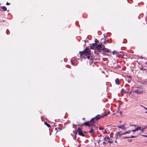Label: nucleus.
<instances>
[{
    "instance_id": "nucleus-1",
    "label": "nucleus",
    "mask_w": 147,
    "mask_h": 147,
    "mask_svg": "<svg viewBox=\"0 0 147 147\" xmlns=\"http://www.w3.org/2000/svg\"><path fill=\"white\" fill-rule=\"evenodd\" d=\"M79 53L81 57H82L83 56L86 55L91 54L90 50L89 49H87V47L84 50L82 51H80Z\"/></svg>"
},
{
    "instance_id": "nucleus-2",
    "label": "nucleus",
    "mask_w": 147,
    "mask_h": 147,
    "mask_svg": "<svg viewBox=\"0 0 147 147\" xmlns=\"http://www.w3.org/2000/svg\"><path fill=\"white\" fill-rule=\"evenodd\" d=\"M107 115V114H105L103 115H97L95 117L92 118L90 120V121H92L93 122L94 121H95V123L96 122V121H97L99 119H100L101 117H104L105 116H106Z\"/></svg>"
},
{
    "instance_id": "nucleus-3",
    "label": "nucleus",
    "mask_w": 147,
    "mask_h": 147,
    "mask_svg": "<svg viewBox=\"0 0 147 147\" xmlns=\"http://www.w3.org/2000/svg\"><path fill=\"white\" fill-rule=\"evenodd\" d=\"M95 123V121H94L93 122L92 121H86L84 123L82 124V125H85L86 126H88L89 127H90L92 126L93 125H94V123Z\"/></svg>"
},
{
    "instance_id": "nucleus-4",
    "label": "nucleus",
    "mask_w": 147,
    "mask_h": 147,
    "mask_svg": "<svg viewBox=\"0 0 147 147\" xmlns=\"http://www.w3.org/2000/svg\"><path fill=\"white\" fill-rule=\"evenodd\" d=\"M105 46L101 44H99L96 46V50L99 52H101V51H103L105 48Z\"/></svg>"
},
{
    "instance_id": "nucleus-5",
    "label": "nucleus",
    "mask_w": 147,
    "mask_h": 147,
    "mask_svg": "<svg viewBox=\"0 0 147 147\" xmlns=\"http://www.w3.org/2000/svg\"><path fill=\"white\" fill-rule=\"evenodd\" d=\"M76 134H77L78 133V134L83 137L85 136V135L83 134L82 131L80 127H78V129L76 131Z\"/></svg>"
},
{
    "instance_id": "nucleus-6",
    "label": "nucleus",
    "mask_w": 147,
    "mask_h": 147,
    "mask_svg": "<svg viewBox=\"0 0 147 147\" xmlns=\"http://www.w3.org/2000/svg\"><path fill=\"white\" fill-rule=\"evenodd\" d=\"M121 92L122 93V96L123 95V94L124 93H128V94H129L131 93V92H130L129 91V90H125L124 89H122L121 90Z\"/></svg>"
},
{
    "instance_id": "nucleus-7",
    "label": "nucleus",
    "mask_w": 147,
    "mask_h": 147,
    "mask_svg": "<svg viewBox=\"0 0 147 147\" xmlns=\"http://www.w3.org/2000/svg\"><path fill=\"white\" fill-rule=\"evenodd\" d=\"M98 45L96 43H92V45H90V48L91 49L96 50V46Z\"/></svg>"
},
{
    "instance_id": "nucleus-8",
    "label": "nucleus",
    "mask_w": 147,
    "mask_h": 147,
    "mask_svg": "<svg viewBox=\"0 0 147 147\" xmlns=\"http://www.w3.org/2000/svg\"><path fill=\"white\" fill-rule=\"evenodd\" d=\"M133 92H135L137 94H141L142 93V91H140V90H136L133 91Z\"/></svg>"
},
{
    "instance_id": "nucleus-9",
    "label": "nucleus",
    "mask_w": 147,
    "mask_h": 147,
    "mask_svg": "<svg viewBox=\"0 0 147 147\" xmlns=\"http://www.w3.org/2000/svg\"><path fill=\"white\" fill-rule=\"evenodd\" d=\"M125 124H123L122 125H119L117 126V127L118 128H121L123 130L125 129L126 128L125 127Z\"/></svg>"
},
{
    "instance_id": "nucleus-10",
    "label": "nucleus",
    "mask_w": 147,
    "mask_h": 147,
    "mask_svg": "<svg viewBox=\"0 0 147 147\" xmlns=\"http://www.w3.org/2000/svg\"><path fill=\"white\" fill-rule=\"evenodd\" d=\"M91 54H88V55H84L83 57H84V58L86 59V58H87L88 59H90V55Z\"/></svg>"
},
{
    "instance_id": "nucleus-11",
    "label": "nucleus",
    "mask_w": 147,
    "mask_h": 147,
    "mask_svg": "<svg viewBox=\"0 0 147 147\" xmlns=\"http://www.w3.org/2000/svg\"><path fill=\"white\" fill-rule=\"evenodd\" d=\"M94 127H95V126L94 125V124L93 125H92V126L90 127H91V130L89 131V133H92L95 130L94 129Z\"/></svg>"
},
{
    "instance_id": "nucleus-12",
    "label": "nucleus",
    "mask_w": 147,
    "mask_h": 147,
    "mask_svg": "<svg viewBox=\"0 0 147 147\" xmlns=\"http://www.w3.org/2000/svg\"><path fill=\"white\" fill-rule=\"evenodd\" d=\"M115 83L117 85H119L120 84V82L119 78H117L115 80Z\"/></svg>"
},
{
    "instance_id": "nucleus-13",
    "label": "nucleus",
    "mask_w": 147,
    "mask_h": 147,
    "mask_svg": "<svg viewBox=\"0 0 147 147\" xmlns=\"http://www.w3.org/2000/svg\"><path fill=\"white\" fill-rule=\"evenodd\" d=\"M103 51H104V52H110V50L109 49H108L107 48H105H105L104 49Z\"/></svg>"
},
{
    "instance_id": "nucleus-14",
    "label": "nucleus",
    "mask_w": 147,
    "mask_h": 147,
    "mask_svg": "<svg viewBox=\"0 0 147 147\" xmlns=\"http://www.w3.org/2000/svg\"><path fill=\"white\" fill-rule=\"evenodd\" d=\"M101 42H102L103 41V43L104 44H105L107 43V42L106 41V38H102L101 40Z\"/></svg>"
},
{
    "instance_id": "nucleus-15",
    "label": "nucleus",
    "mask_w": 147,
    "mask_h": 147,
    "mask_svg": "<svg viewBox=\"0 0 147 147\" xmlns=\"http://www.w3.org/2000/svg\"><path fill=\"white\" fill-rule=\"evenodd\" d=\"M142 127L141 126L140 127H137V128L135 129V130H136V131H138V130H140L141 131V129Z\"/></svg>"
},
{
    "instance_id": "nucleus-16",
    "label": "nucleus",
    "mask_w": 147,
    "mask_h": 147,
    "mask_svg": "<svg viewBox=\"0 0 147 147\" xmlns=\"http://www.w3.org/2000/svg\"><path fill=\"white\" fill-rule=\"evenodd\" d=\"M44 123V124L47 125L48 127H51V125L50 124H48L47 122L45 121Z\"/></svg>"
},
{
    "instance_id": "nucleus-17",
    "label": "nucleus",
    "mask_w": 147,
    "mask_h": 147,
    "mask_svg": "<svg viewBox=\"0 0 147 147\" xmlns=\"http://www.w3.org/2000/svg\"><path fill=\"white\" fill-rule=\"evenodd\" d=\"M147 128V126H146L144 127H143L142 129H141V131L143 132L144 130Z\"/></svg>"
},
{
    "instance_id": "nucleus-18",
    "label": "nucleus",
    "mask_w": 147,
    "mask_h": 147,
    "mask_svg": "<svg viewBox=\"0 0 147 147\" xmlns=\"http://www.w3.org/2000/svg\"><path fill=\"white\" fill-rule=\"evenodd\" d=\"M2 9L4 11H6L7 10V9L6 7L4 6H3L2 7Z\"/></svg>"
},
{
    "instance_id": "nucleus-19",
    "label": "nucleus",
    "mask_w": 147,
    "mask_h": 147,
    "mask_svg": "<svg viewBox=\"0 0 147 147\" xmlns=\"http://www.w3.org/2000/svg\"><path fill=\"white\" fill-rule=\"evenodd\" d=\"M130 132H131V130H129L128 131H125V133L126 134H130Z\"/></svg>"
},
{
    "instance_id": "nucleus-20",
    "label": "nucleus",
    "mask_w": 147,
    "mask_h": 147,
    "mask_svg": "<svg viewBox=\"0 0 147 147\" xmlns=\"http://www.w3.org/2000/svg\"><path fill=\"white\" fill-rule=\"evenodd\" d=\"M129 137H130V138H134L136 137V136L131 135L130 136H129Z\"/></svg>"
},
{
    "instance_id": "nucleus-21",
    "label": "nucleus",
    "mask_w": 147,
    "mask_h": 147,
    "mask_svg": "<svg viewBox=\"0 0 147 147\" xmlns=\"http://www.w3.org/2000/svg\"><path fill=\"white\" fill-rule=\"evenodd\" d=\"M95 43H96L97 42L98 43L99 42V41L97 40L96 39L95 40Z\"/></svg>"
},
{
    "instance_id": "nucleus-22",
    "label": "nucleus",
    "mask_w": 147,
    "mask_h": 147,
    "mask_svg": "<svg viewBox=\"0 0 147 147\" xmlns=\"http://www.w3.org/2000/svg\"><path fill=\"white\" fill-rule=\"evenodd\" d=\"M130 137H129V136H126V137H123V139H125V138H129Z\"/></svg>"
},
{
    "instance_id": "nucleus-23",
    "label": "nucleus",
    "mask_w": 147,
    "mask_h": 147,
    "mask_svg": "<svg viewBox=\"0 0 147 147\" xmlns=\"http://www.w3.org/2000/svg\"><path fill=\"white\" fill-rule=\"evenodd\" d=\"M94 128L95 129H94L95 130H96L97 129L98 127L97 126H95V127H94Z\"/></svg>"
},
{
    "instance_id": "nucleus-24",
    "label": "nucleus",
    "mask_w": 147,
    "mask_h": 147,
    "mask_svg": "<svg viewBox=\"0 0 147 147\" xmlns=\"http://www.w3.org/2000/svg\"><path fill=\"white\" fill-rule=\"evenodd\" d=\"M127 82L128 83H130V82H131V81L130 80H127Z\"/></svg>"
},
{
    "instance_id": "nucleus-25",
    "label": "nucleus",
    "mask_w": 147,
    "mask_h": 147,
    "mask_svg": "<svg viewBox=\"0 0 147 147\" xmlns=\"http://www.w3.org/2000/svg\"><path fill=\"white\" fill-rule=\"evenodd\" d=\"M99 129L100 130H102L103 129V128L101 127H99Z\"/></svg>"
},
{
    "instance_id": "nucleus-26",
    "label": "nucleus",
    "mask_w": 147,
    "mask_h": 147,
    "mask_svg": "<svg viewBox=\"0 0 147 147\" xmlns=\"http://www.w3.org/2000/svg\"><path fill=\"white\" fill-rule=\"evenodd\" d=\"M142 136H144V137H147V135H141Z\"/></svg>"
},
{
    "instance_id": "nucleus-27",
    "label": "nucleus",
    "mask_w": 147,
    "mask_h": 147,
    "mask_svg": "<svg viewBox=\"0 0 147 147\" xmlns=\"http://www.w3.org/2000/svg\"><path fill=\"white\" fill-rule=\"evenodd\" d=\"M127 140L129 141V142H132V140L131 139H128Z\"/></svg>"
},
{
    "instance_id": "nucleus-28",
    "label": "nucleus",
    "mask_w": 147,
    "mask_h": 147,
    "mask_svg": "<svg viewBox=\"0 0 147 147\" xmlns=\"http://www.w3.org/2000/svg\"><path fill=\"white\" fill-rule=\"evenodd\" d=\"M120 132H118L117 135V136H118V135L119 136V134H120Z\"/></svg>"
},
{
    "instance_id": "nucleus-29",
    "label": "nucleus",
    "mask_w": 147,
    "mask_h": 147,
    "mask_svg": "<svg viewBox=\"0 0 147 147\" xmlns=\"http://www.w3.org/2000/svg\"><path fill=\"white\" fill-rule=\"evenodd\" d=\"M131 131H132V132H135V131H136V130H135V129L134 130H131Z\"/></svg>"
},
{
    "instance_id": "nucleus-30",
    "label": "nucleus",
    "mask_w": 147,
    "mask_h": 147,
    "mask_svg": "<svg viewBox=\"0 0 147 147\" xmlns=\"http://www.w3.org/2000/svg\"><path fill=\"white\" fill-rule=\"evenodd\" d=\"M140 87H137V89L136 90H139V88H140Z\"/></svg>"
},
{
    "instance_id": "nucleus-31",
    "label": "nucleus",
    "mask_w": 147,
    "mask_h": 147,
    "mask_svg": "<svg viewBox=\"0 0 147 147\" xmlns=\"http://www.w3.org/2000/svg\"><path fill=\"white\" fill-rule=\"evenodd\" d=\"M8 31H9V30H8V29H7V30H6V33H7V34H8Z\"/></svg>"
},
{
    "instance_id": "nucleus-32",
    "label": "nucleus",
    "mask_w": 147,
    "mask_h": 147,
    "mask_svg": "<svg viewBox=\"0 0 147 147\" xmlns=\"http://www.w3.org/2000/svg\"><path fill=\"white\" fill-rule=\"evenodd\" d=\"M126 134L125 133V132L121 134H122V135H124Z\"/></svg>"
},
{
    "instance_id": "nucleus-33",
    "label": "nucleus",
    "mask_w": 147,
    "mask_h": 147,
    "mask_svg": "<svg viewBox=\"0 0 147 147\" xmlns=\"http://www.w3.org/2000/svg\"><path fill=\"white\" fill-rule=\"evenodd\" d=\"M117 113H119V110L117 111ZM120 113L121 114V115H122L121 112V111L120 112Z\"/></svg>"
},
{
    "instance_id": "nucleus-34",
    "label": "nucleus",
    "mask_w": 147,
    "mask_h": 147,
    "mask_svg": "<svg viewBox=\"0 0 147 147\" xmlns=\"http://www.w3.org/2000/svg\"><path fill=\"white\" fill-rule=\"evenodd\" d=\"M136 126V125H130V126Z\"/></svg>"
},
{
    "instance_id": "nucleus-35",
    "label": "nucleus",
    "mask_w": 147,
    "mask_h": 147,
    "mask_svg": "<svg viewBox=\"0 0 147 147\" xmlns=\"http://www.w3.org/2000/svg\"><path fill=\"white\" fill-rule=\"evenodd\" d=\"M106 41L107 42L109 43H111V42H109L108 40H107V41Z\"/></svg>"
},
{
    "instance_id": "nucleus-36",
    "label": "nucleus",
    "mask_w": 147,
    "mask_h": 147,
    "mask_svg": "<svg viewBox=\"0 0 147 147\" xmlns=\"http://www.w3.org/2000/svg\"><path fill=\"white\" fill-rule=\"evenodd\" d=\"M106 137H105V138H104V140H106Z\"/></svg>"
},
{
    "instance_id": "nucleus-37",
    "label": "nucleus",
    "mask_w": 147,
    "mask_h": 147,
    "mask_svg": "<svg viewBox=\"0 0 147 147\" xmlns=\"http://www.w3.org/2000/svg\"><path fill=\"white\" fill-rule=\"evenodd\" d=\"M127 76L129 78H131V76Z\"/></svg>"
},
{
    "instance_id": "nucleus-38",
    "label": "nucleus",
    "mask_w": 147,
    "mask_h": 147,
    "mask_svg": "<svg viewBox=\"0 0 147 147\" xmlns=\"http://www.w3.org/2000/svg\"><path fill=\"white\" fill-rule=\"evenodd\" d=\"M71 64L73 65H74L73 62H72V61H71Z\"/></svg>"
},
{
    "instance_id": "nucleus-39",
    "label": "nucleus",
    "mask_w": 147,
    "mask_h": 147,
    "mask_svg": "<svg viewBox=\"0 0 147 147\" xmlns=\"http://www.w3.org/2000/svg\"><path fill=\"white\" fill-rule=\"evenodd\" d=\"M105 132H104V131H103V132L104 134H105L106 133V129H105Z\"/></svg>"
},
{
    "instance_id": "nucleus-40",
    "label": "nucleus",
    "mask_w": 147,
    "mask_h": 147,
    "mask_svg": "<svg viewBox=\"0 0 147 147\" xmlns=\"http://www.w3.org/2000/svg\"><path fill=\"white\" fill-rule=\"evenodd\" d=\"M6 4L7 5H9V4H10V3H8V2H7V3H6Z\"/></svg>"
},
{
    "instance_id": "nucleus-41",
    "label": "nucleus",
    "mask_w": 147,
    "mask_h": 147,
    "mask_svg": "<svg viewBox=\"0 0 147 147\" xmlns=\"http://www.w3.org/2000/svg\"><path fill=\"white\" fill-rule=\"evenodd\" d=\"M103 143L105 144H107V143L105 142H103Z\"/></svg>"
},
{
    "instance_id": "nucleus-42",
    "label": "nucleus",
    "mask_w": 147,
    "mask_h": 147,
    "mask_svg": "<svg viewBox=\"0 0 147 147\" xmlns=\"http://www.w3.org/2000/svg\"><path fill=\"white\" fill-rule=\"evenodd\" d=\"M107 138L108 140H110V139L109 137H108Z\"/></svg>"
},
{
    "instance_id": "nucleus-43",
    "label": "nucleus",
    "mask_w": 147,
    "mask_h": 147,
    "mask_svg": "<svg viewBox=\"0 0 147 147\" xmlns=\"http://www.w3.org/2000/svg\"><path fill=\"white\" fill-rule=\"evenodd\" d=\"M122 135V134H119V136H121Z\"/></svg>"
},
{
    "instance_id": "nucleus-44",
    "label": "nucleus",
    "mask_w": 147,
    "mask_h": 147,
    "mask_svg": "<svg viewBox=\"0 0 147 147\" xmlns=\"http://www.w3.org/2000/svg\"><path fill=\"white\" fill-rule=\"evenodd\" d=\"M110 143H113V141H110Z\"/></svg>"
},
{
    "instance_id": "nucleus-45",
    "label": "nucleus",
    "mask_w": 147,
    "mask_h": 147,
    "mask_svg": "<svg viewBox=\"0 0 147 147\" xmlns=\"http://www.w3.org/2000/svg\"><path fill=\"white\" fill-rule=\"evenodd\" d=\"M144 108H145V109H146V110H147V108H146L145 107H144Z\"/></svg>"
},
{
    "instance_id": "nucleus-46",
    "label": "nucleus",
    "mask_w": 147,
    "mask_h": 147,
    "mask_svg": "<svg viewBox=\"0 0 147 147\" xmlns=\"http://www.w3.org/2000/svg\"><path fill=\"white\" fill-rule=\"evenodd\" d=\"M110 141H109H109H107V142L108 143H110Z\"/></svg>"
},
{
    "instance_id": "nucleus-47",
    "label": "nucleus",
    "mask_w": 147,
    "mask_h": 147,
    "mask_svg": "<svg viewBox=\"0 0 147 147\" xmlns=\"http://www.w3.org/2000/svg\"><path fill=\"white\" fill-rule=\"evenodd\" d=\"M74 134H75V135H76V134H76V131L75 132H74Z\"/></svg>"
},
{
    "instance_id": "nucleus-48",
    "label": "nucleus",
    "mask_w": 147,
    "mask_h": 147,
    "mask_svg": "<svg viewBox=\"0 0 147 147\" xmlns=\"http://www.w3.org/2000/svg\"><path fill=\"white\" fill-rule=\"evenodd\" d=\"M84 133L85 134L86 133V131H84Z\"/></svg>"
},
{
    "instance_id": "nucleus-49",
    "label": "nucleus",
    "mask_w": 147,
    "mask_h": 147,
    "mask_svg": "<svg viewBox=\"0 0 147 147\" xmlns=\"http://www.w3.org/2000/svg\"><path fill=\"white\" fill-rule=\"evenodd\" d=\"M115 142H117V141H115Z\"/></svg>"
},
{
    "instance_id": "nucleus-50",
    "label": "nucleus",
    "mask_w": 147,
    "mask_h": 147,
    "mask_svg": "<svg viewBox=\"0 0 147 147\" xmlns=\"http://www.w3.org/2000/svg\"><path fill=\"white\" fill-rule=\"evenodd\" d=\"M104 36L105 37V38H106L105 37L106 36H105V35Z\"/></svg>"
},
{
    "instance_id": "nucleus-51",
    "label": "nucleus",
    "mask_w": 147,
    "mask_h": 147,
    "mask_svg": "<svg viewBox=\"0 0 147 147\" xmlns=\"http://www.w3.org/2000/svg\"><path fill=\"white\" fill-rule=\"evenodd\" d=\"M74 125L73 126V127L74 128Z\"/></svg>"
},
{
    "instance_id": "nucleus-52",
    "label": "nucleus",
    "mask_w": 147,
    "mask_h": 147,
    "mask_svg": "<svg viewBox=\"0 0 147 147\" xmlns=\"http://www.w3.org/2000/svg\"><path fill=\"white\" fill-rule=\"evenodd\" d=\"M55 129H56V130H57V128H55Z\"/></svg>"
},
{
    "instance_id": "nucleus-53",
    "label": "nucleus",
    "mask_w": 147,
    "mask_h": 147,
    "mask_svg": "<svg viewBox=\"0 0 147 147\" xmlns=\"http://www.w3.org/2000/svg\"><path fill=\"white\" fill-rule=\"evenodd\" d=\"M76 24H77V22H76Z\"/></svg>"
},
{
    "instance_id": "nucleus-54",
    "label": "nucleus",
    "mask_w": 147,
    "mask_h": 147,
    "mask_svg": "<svg viewBox=\"0 0 147 147\" xmlns=\"http://www.w3.org/2000/svg\"><path fill=\"white\" fill-rule=\"evenodd\" d=\"M84 42H86V40H85Z\"/></svg>"
},
{
    "instance_id": "nucleus-55",
    "label": "nucleus",
    "mask_w": 147,
    "mask_h": 147,
    "mask_svg": "<svg viewBox=\"0 0 147 147\" xmlns=\"http://www.w3.org/2000/svg\"><path fill=\"white\" fill-rule=\"evenodd\" d=\"M145 113H147V112H146Z\"/></svg>"
},
{
    "instance_id": "nucleus-56",
    "label": "nucleus",
    "mask_w": 147,
    "mask_h": 147,
    "mask_svg": "<svg viewBox=\"0 0 147 147\" xmlns=\"http://www.w3.org/2000/svg\"><path fill=\"white\" fill-rule=\"evenodd\" d=\"M100 142V140H99V142Z\"/></svg>"
},
{
    "instance_id": "nucleus-57",
    "label": "nucleus",
    "mask_w": 147,
    "mask_h": 147,
    "mask_svg": "<svg viewBox=\"0 0 147 147\" xmlns=\"http://www.w3.org/2000/svg\"><path fill=\"white\" fill-rule=\"evenodd\" d=\"M105 55H106V54H105Z\"/></svg>"
}]
</instances>
